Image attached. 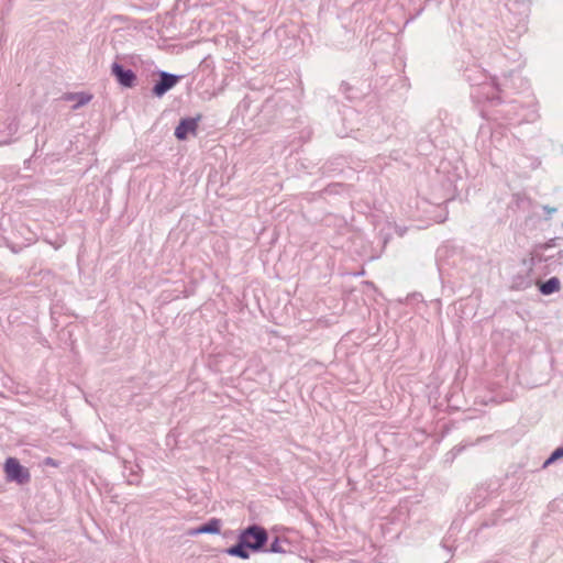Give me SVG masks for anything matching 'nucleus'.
Wrapping results in <instances>:
<instances>
[{
    "mask_svg": "<svg viewBox=\"0 0 563 563\" xmlns=\"http://www.w3.org/2000/svg\"><path fill=\"white\" fill-rule=\"evenodd\" d=\"M560 287H561V284H560L559 278L552 277L549 280H547L545 283H542L539 288L543 295H550V294L559 291Z\"/></svg>",
    "mask_w": 563,
    "mask_h": 563,
    "instance_id": "nucleus-7",
    "label": "nucleus"
},
{
    "mask_svg": "<svg viewBox=\"0 0 563 563\" xmlns=\"http://www.w3.org/2000/svg\"><path fill=\"white\" fill-rule=\"evenodd\" d=\"M239 539L249 549L258 551L266 543L268 536L264 528L254 525L243 530Z\"/></svg>",
    "mask_w": 563,
    "mask_h": 563,
    "instance_id": "nucleus-1",
    "label": "nucleus"
},
{
    "mask_svg": "<svg viewBox=\"0 0 563 563\" xmlns=\"http://www.w3.org/2000/svg\"><path fill=\"white\" fill-rule=\"evenodd\" d=\"M198 128L197 119H184L175 130V136L178 140H186L188 134H195Z\"/></svg>",
    "mask_w": 563,
    "mask_h": 563,
    "instance_id": "nucleus-4",
    "label": "nucleus"
},
{
    "mask_svg": "<svg viewBox=\"0 0 563 563\" xmlns=\"http://www.w3.org/2000/svg\"><path fill=\"white\" fill-rule=\"evenodd\" d=\"M246 549H249V548L245 544H243V542L239 541V543L236 545L231 547L228 550V553L230 555L239 556L241 559H249L250 554L246 551Z\"/></svg>",
    "mask_w": 563,
    "mask_h": 563,
    "instance_id": "nucleus-8",
    "label": "nucleus"
},
{
    "mask_svg": "<svg viewBox=\"0 0 563 563\" xmlns=\"http://www.w3.org/2000/svg\"><path fill=\"white\" fill-rule=\"evenodd\" d=\"M269 552H273V553H286V549L284 548L283 545V541L278 538H276L272 543H271V547H269Z\"/></svg>",
    "mask_w": 563,
    "mask_h": 563,
    "instance_id": "nucleus-9",
    "label": "nucleus"
},
{
    "mask_svg": "<svg viewBox=\"0 0 563 563\" xmlns=\"http://www.w3.org/2000/svg\"><path fill=\"white\" fill-rule=\"evenodd\" d=\"M563 456V449H558L553 455H552V459H558V457H561Z\"/></svg>",
    "mask_w": 563,
    "mask_h": 563,
    "instance_id": "nucleus-11",
    "label": "nucleus"
},
{
    "mask_svg": "<svg viewBox=\"0 0 563 563\" xmlns=\"http://www.w3.org/2000/svg\"><path fill=\"white\" fill-rule=\"evenodd\" d=\"M221 527V520L213 518L209 520L206 525H202L198 528L191 529L188 531L189 536H198L201 533H219Z\"/></svg>",
    "mask_w": 563,
    "mask_h": 563,
    "instance_id": "nucleus-6",
    "label": "nucleus"
},
{
    "mask_svg": "<svg viewBox=\"0 0 563 563\" xmlns=\"http://www.w3.org/2000/svg\"><path fill=\"white\" fill-rule=\"evenodd\" d=\"M4 474L8 481L21 485L29 483L31 478L29 470L22 466L15 457L7 459L4 463Z\"/></svg>",
    "mask_w": 563,
    "mask_h": 563,
    "instance_id": "nucleus-2",
    "label": "nucleus"
},
{
    "mask_svg": "<svg viewBox=\"0 0 563 563\" xmlns=\"http://www.w3.org/2000/svg\"><path fill=\"white\" fill-rule=\"evenodd\" d=\"M178 80L179 78L175 75L162 73L161 80L153 88V93L157 97H162L166 91L172 89Z\"/></svg>",
    "mask_w": 563,
    "mask_h": 563,
    "instance_id": "nucleus-3",
    "label": "nucleus"
},
{
    "mask_svg": "<svg viewBox=\"0 0 563 563\" xmlns=\"http://www.w3.org/2000/svg\"><path fill=\"white\" fill-rule=\"evenodd\" d=\"M112 74L117 77L119 82L124 87H132L136 79V76L132 70H130V69L125 70L119 64H113Z\"/></svg>",
    "mask_w": 563,
    "mask_h": 563,
    "instance_id": "nucleus-5",
    "label": "nucleus"
},
{
    "mask_svg": "<svg viewBox=\"0 0 563 563\" xmlns=\"http://www.w3.org/2000/svg\"><path fill=\"white\" fill-rule=\"evenodd\" d=\"M89 100H90V96L81 95L79 100H78V104H84V103L88 102Z\"/></svg>",
    "mask_w": 563,
    "mask_h": 563,
    "instance_id": "nucleus-10",
    "label": "nucleus"
}]
</instances>
